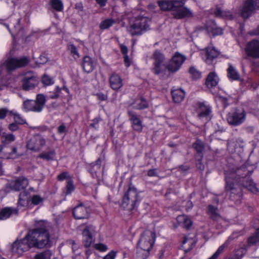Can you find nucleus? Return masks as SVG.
Segmentation results:
<instances>
[{"label": "nucleus", "mask_w": 259, "mask_h": 259, "mask_svg": "<svg viewBox=\"0 0 259 259\" xmlns=\"http://www.w3.org/2000/svg\"><path fill=\"white\" fill-rule=\"evenodd\" d=\"M18 203L19 206H25L27 205V201L19 197Z\"/></svg>", "instance_id": "57"}, {"label": "nucleus", "mask_w": 259, "mask_h": 259, "mask_svg": "<svg viewBox=\"0 0 259 259\" xmlns=\"http://www.w3.org/2000/svg\"><path fill=\"white\" fill-rule=\"evenodd\" d=\"M155 239V234L150 230H146L141 235L138 243L137 250L143 258H146L152 249Z\"/></svg>", "instance_id": "4"}, {"label": "nucleus", "mask_w": 259, "mask_h": 259, "mask_svg": "<svg viewBox=\"0 0 259 259\" xmlns=\"http://www.w3.org/2000/svg\"><path fill=\"white\" fill-rule=\"evenodd\" d=\"M128 114L133 129L137 132H141L143 128L142 120L133 111H129Z\"/></svg>", "instance_id": "19"}, {"label": "nucleus", "mask_w": 259, "mask_h": 259, "mask_svg": "<svg viewBox=\"0 0 259 259\" xmlns=\"http://www.w3.org/2000/svg\"><path fill=\"white\" fill-rule=\"evenodd\" d=\"M193 147L199 153H202L204 148V144L200 140H197L196 142L193 144Z\"/></svg>", "instance_id": "42"}, {"label": "nucleus", "mask_w": 259, "mask_h": 259, "mask_svg": "<svg viewBox=\"0 0 259 259\" xmlns=\"http://www.w3.org/2000/svg\"><path fill=\"white\" fill-rule=\"evenodd\" d=\"M29 62L27 57H23L20 59H8L3 65L8 71L13 70L17 68L26 66Z\"/></svg>", "instance_id": "12"}, {"label": "nucleus", "mask_w": 259, "mask_h": 259, "mask_svg": "<svg viewBox=\"0 0 259 259\" xmlns=\"http://www.w3.org/2000/svg\"><path fill=\"white\" fill-rule=\"evenodd\" d=\"M120 50L121 53L124 55V61L125 65L127 67H129L131 65L130 60L128 58V56L127 55V53L128 52V49L127 47L123 45H120Z\"/></svg>", "instance_id": "38"}, {"label": "nucleus", "mask_w": 259, "mask_h": 259, "mask_svg": "<svg viewBox=\"0 0 259 259\" xmlns=\"http://www.w3.org/2000/svg\"><path fill=\"white\" fill-rule=\"evenodd\" d=\"M14 119L16 121L19 122L20 123H22L23 120L21 118L20 116L18 114H16L14 115Z\"/></svg>", "instance_id": "63"}, {"label": "nucleus", "mask_w": 259, "mask_h": 259, "mask_svg": "<svg viewBox=\"0 0 259 259\" xmlns=\"http://www.w3.org/2000/svg\"><path fill=\"white\" fill-rule=\"evenodd\" d=\"M186 57L179 53H176L165 66L170 73L177 72L186 60Z\"/></svg>", "instance_id": "8"}, {"label": "nucleus", "mask_w": 259, "mask_h": 259, "mask_svg": "<svg viewBox=\"0 0 259 259\" xmlns=\"http://www.w3.org/2000/svg\"><path fill=\"white\" fill-rule=\"evenodd\" d=\"M214 14L216 17L227 19H232L233 18L232 14L230 11H223L221 8H217L214 11Z\"/></svg>", "instance_id": "33"}, {"label": "nucleus", "mask_w": 259, "mask_h": 259, "mask_svg": "<svg viewBox=\"0 0 259 259\" xmlns=\"http://www.w3.org/2000/svg\"><path fill=\"white\" fill-rule=\"evenodd\" d=\"M79 227L83 228L82 235L83 244L85 247H89L94 241V237L97 233L96 228L92 225L84 224L80 225Z\"/></svg>", "instance_id": "10"}, {"label": "nucleus", "mask_w": 259, "mask_h": 259, "mask_svg": "<svg viewBox=\"0 0 259 259\" xmlns=\"http://www.w3.org/2000/svg\"><path fill=\"white\" fill-rule=\"evenodd\" d=\"M245 51L248 56L253 58H259V40L253 39L249 41L246 45Z\"/></svg>", "instance_id": "16"}, {"label": "nucleus", "mask_w": 259, "mask_h": 259, "mask_svg": "<svg viewBox=\"0 0 259 259\" xmlns=\"http://www.w3.org/2000/svg\"><path fill=\"white\" fill-rule=\"evenodd\" d=\"M33 105V112H40L42 111L46 103V98L42 94L36 96V100Z\"/></svg>", "instance_id": "23"}, {"label": "nucleus", "mask_w": 259, "mask_h": 259, "mask_svg": "<svg viewBox=\"0 0 259 259\" xmlns=\"http://www.w3.org/2000/svg\"><path fill=\"white\" fill-rule=\"evenodd\" d=\"M133 106L135 109L141 110L147 108L148 104L144 98H139L136 99L133 104Z\"/></svg>", "instance_id": "31"}, {"label": "nucleus", "mask_w": 259, "mask_h": 259, "mask_svg": "<svg viewBox=\"0 0 259 259\" xmlns=\"http://www.w3.org/2000/svg\"><path fill=\"white\" fill-rule=\"evenodd\" d=\"M32 248L41 249L50 242V236L47 229V224L44 221L35 223V228L29 230L26 235Z\"/></svg>", "instance_id": "1"}, {"label": "nucleus", "mask_w": 259, "mask_h": 259, "mask_svg": "<svg viewBox=\"0 0 259 259\" xmlns=\"http://www.w3.org/2000/svg\"><path fill=\"white\" fill-rule=\"evenodd\" d=\"M187 208L186 209L187 210H189L190 209H191L193 207V204L192 202L190 201H188L187 202Z\"/></svg>", "instance_id": "64"}, {"label": "nucleus", "mask_w": 259, "mask_h": 259, "mask_svg": "<svg viewBox=\"0 0 259 259\" xmlns=\"http://www.w3.org/2000/svg\"><path fill=\"white\" fill-rule=\"evenodd\" d=\"M228 77L232 80H239L240 75L236 69L231 65L229 64V67L227 69Z\"/></svg>", "instance_id": "34"}, {"label": "nucleus", "mask_w": 259, "mask_h": 259, "mask_svg": "<svg viewBox=\"0 0 259 259\" xmlns=\"http://www.w3.org/2000/svg\"><path fill=\"white\" fill-rule=\"evenodd\" d=\"M241 169H237V171H234L229 169L225 172V179H226V189L228 191H230L231 195L234 194L239 195L240 194L239 192H237V188L235 185H237L238 183H240L244 187L247 188L252 193H256L257 192V189L256 187L255 183L249 180V178L242 177L239 181L238 179L239 178V175L240 173Z\"/></svg>", "instance_id": "2"}, {"label": "nucleus", "mask_w": 259, "mask_h": 259, "mask_svg": "<svg viewBox=\"0 0 259 259\" xmlns=\"http://www.w3.org/2000/svg\"><path fill=\"white\" fill-rule=\"evenodd\" d=\"M191 225H192V221H191V220L189 218H188L187 217V220L184 222V224H183L181 226L183 227V228H186L188 229L191 226Z\"/></svg>", "instance_id": "55"}, {"label": "nucleus", "mask_w": 259, "mask_h": 259, "mask_svg": "<svg viewBox=\"0 0 259 259\" xmlns=\"http://www.w3.org/2000/svg\"><path fill=\"white\" fill-rule=\"evenodd\" d=\"M185 0H163L159 2V6L164 11L172 10L185 4Z\"/></svg>", "instance_id": "15"}, {"label": "nucleus", "mask_w": 259, "mask_h": 259, "mask_svg": "<svg viewBox=\"0 0 259 259\" xmlns=\"http://www.w3.org/2000/svg\"><path fill=\"white\" fill-rule=\"evenodd\" d=\"M232 236H230L225 242L220 246L215 252L208 259H217L219 255L222 253L225 249V248L229 245L231 241L233 240Z\"/></svg>", "instance_id": "30"}, {"label": "nucleus", "mask_w": 259, "mask_h": 259, "mask_svg": "<svg viewBox=\"0 0 259 259\" xmlns=\"http://www.w3.org/2000/svg\"><path fill=\"white\" fill-rule=\"evenodd\" d=\"M138 201V194L136 189L134 187H129L123 198L121 205L124 208L132 210Z\"/></svg>", "instance_id": "5"}, {"label": "nucleus", "mask_w": 259, "mask_h": 259, "mask_svg": "<svg viewBox=\"0 0 259 259\" xmlns=\"http://www.w3.org/2000/svg\"><path fill=\"white\" fill-rule=\"evenodd\" d=\"M75 189V186L73 184V181L72 179L69 180V181L67 182L66 186V192L65 194L66 195L70 194L72 193Z\"/></svg>", "instance_id": "43"}, {"label": "nucleus", "mask_w": 259, "mask_h": 259, "mask_svg": "<svg viewBox=\"0 0 259 259\" xmlns=\"http://www.w3.org/2000/svg\"><path fill=\"white\" fill-rule=\"evenodd\" d=\"M38 83L37 76L32 72H28L24 74L22 80V88L25 90L34 89Z\"/></svg>", "instance_id": "13"}, {"label": "nucleus", "mask_w": 259, "mask_h": 259, "mask_svg": "<svg viewBox=\"0 0 259 259\" xmlns=\"http://www.w3.org/2000/svg\"><path fill=\"white\" fill-rule=\"evenodd\" d=\"M18 213V211L11 207H5L0 211V220H5L9 218L12 214Z\"/></svg>", "instance_id": "29"}, {"label": "nucleus", "mask_w": 259, "mask_h": 259, "mask_svg": "<svg viewBox=\"0 0 259 259\" xmlns=\"http://www.w3.org/2000/svg\"><path fill=\"white\" fill-rule=\"evenodd\" d=\"M151 59L153 61L152 71L155 74H159L164 71V63L165 57L164 54L160 51L156 50L154 52Z\"/></svg>", "instance_id": "9"}, {"label": "nucleus", "mask_w": 259, "mask_h": 259, "mask_svg": "<svg viewBox=\"0 0 259 259\" xmlns=\"http://www.w3.org/2000/svg\"><path fill=\"white\" fill-rule=\"evenodd\" d=\"M73 214L76 219H84L89 217V213L88 209L83 205H78L73 210Z\"/></svg>", "instance_id": "22"}, {"label": "nucleus", "mask_w": 259, "mask_h": 259, "mask_svg": "<svg viewBox=\"0 0 259 259\" xmlns=\"http://www.w3.org/2000/svg\"><path fill=\"white\" fill-rule=\"evenodd\" d=\"M246 116V113L243 109H236L228 113L227 121L229 124L237 126L245 121Z\"/></svg>", "instance_id": "7"}, {"label": "nucleus", "mask_w": 259, "mask_h": 259, "mask_svg": "<svg viewBox=\"0 0 259 259\" xmlns=\"http://www.w3.org/2000/svg\"><path fill=\"white\" fill-rule=\"evenodd\" d=\"M206 29L208 32L211 33L213 35H220L223 33L222 29L218 27L213 22H211L206 25Z\"/></svg>", "instance_id": "32"}, {"label": "nucleus", "mask_w": 259, "mask_h": 259, "mask_svg": "<svg viewBox=\"0 0 259 259\" xmlns=\"http://www.w3.org/2000/svg\"><path fill=\"white\" fill-rule=\"evenodd\" d=\"M115 256L116 252L112 251L109 252L103 259H115Z\"/></svg>", "instance_id": "56"}, {"label": "nucleus", "mask_w": 259, "mask_h": 259, "mask_svg": "<svg viewBox=\"0 0 259 259\" xmlns=\"http://www.w3.org/2000/svg\"><path fill=\"white\" fill-rule=\"evenodd\" d=\"M15 137L13 134L3 133L2 136L3 143L7 144L15 140Z\"/></svg>", "instance_id": "40"}, {"label": "nucleus", "mask_w": 259, "mask_h": 259, "mask_svg": "<svg viewBox=\"0 0 259 259\" xmlns=\"http://www.w3.org/2000/svg\"><path fill=\"white\" fill-rule=\"evenodd\" d=\"M259 241V234L256 232V235L255 236H251L248 238V242L250 245H253L257 243Z\"/></svg>", "instance_id": "49"}, {"label": "nucleus", "mask_w": 259, "mask_h": 259, "mask_svg": "<svg viewBox=\"0 0 259 259\" xmlns=\"http://www.w3.org/2000/svg\"><path fill=\"white\" fill-rule=\"evenodd\" d=\"M68 50L70 51L71 54L75 59H77L79 58V54L74 45H69L68 46Z\"/></svg>", "instance_id": "46"}, {"label": "nucleus", "mask_w": 259, "mask_h": 259, "mask_svg": "<svg viewBox=\"0 0 259 259\" xmlns=\"http://www.w3.org/2000/svg\"><path fill=\"white\" fill-rule=\"evenodd\" d=\"M203 59L208 64H211L212 61L220 55L219 52L214 47H209L201 53Z\"/></svg>", "instance_id": "17"}, {"label": "nucleus", "mask_w": 259, "mask_h": 259, "mask_svg": "<svg viewBox=\"0 0 259 259\" xmlns=\"http://www.w3.org/2000/svg\"><path fill=\"white\" fill-rule=\"evenodd\" d=\"M250 34L254 35H259V26L254 30L249 32Z\"/></svg>", "instance_id": "62"}, {"label": "nucleus", "mask_w": 259, "mask_h": 259, "mask_svg": "<svg viewBox=\"0 0 259 259\" xmlns=\"http://www.w3.org/2000/svg\"><path fill=\"white\" fill-rule=\"evenodd\" d=\"M9 128L12 131H15L18 129V125L16 123H12L9 124Z\"/></svg>", "instance_id": "59"}, {"label": "nucleus", "mask_w": 259, "mask_h": 259, "mask_svg": "<svg viewBox=\"0 0 259 259\" xmlns=\"http://www.w3.org/2000/svg\"><path fill=\"white\" fill-rule=\"evenodd\" d=\"M46 139L40 135H36L31 138L27 144V148L34 151H38L45 145Z\"/></svg>", "instance_id": "11"}, {"label": "nucleus", "mask_w": 259, "mask_h": 259, "mask_svg": "<svg viewBox=\"0 0 259 259\" xmlns=\"http://www.w3.org/2000/svg\"><path fill=\"white\" fill-rule=\"evenodd\" d=\"M31 202L34 205H38L42 203L44 198L39 195H33L31 198Z\"/></svg>", "instance_id": "47"}, {"label": "nucleus", "mask_w": 259, "mask_h": 259, "mask_svg": "<svg viewBox=\"0 0 259 259\" xmlns=\"http://www.w3.org/2000/svg\"><path fill=\"white\" fill-rule=\"evenodd\" d=\"M8 111L7 108L0 109V119H4L6 116Z\"/></svg>", "instance_id": "54"}, {"label": "nucleus", "mask_w": 259, "mask_h": 259, "mask_svg": "<svg viewBox=\"0 0 259 259\" xmlns=\"http://www.w3.org/2000/svg\"><path fill=\"white\" fill-rule=\"evenodd\" d=\"M171 95L175 103H180L184 99L185 93L184 91L181 89H177L171 91Z\"/></svg>", "instance_id": "28"}, {"label": "nucleus", "mask_w": 259, "mask_h": 259, "mask_svg": "<svg viewBox=\"0 0 259 259\" xmlns=\"http://www.w3.org/2000/svg\"><path fill=\"white\" fill-rule=\"evenodd\" d=\"M97 97L98 99L100 101H105L107 99L108 96L107 94H104L102 93H97L95 95Z\"/></svg>", "instance_id": "53"}, {"label": "nucleus", "mask_w": 259, "mask_h": 259, "mask_svg": "<svg viewBox=\"0 0 259 259\" xmlns=\"http://www.w3.org/2000/svg\"><path fill=\"white\" fill-rule=\"evenodd\" d=\"M183 4L179 8H176L174 10V16L177 19H182L185 17H191L193 16L192 12L188 8L184 6Z\"/></svg>", "instance_id": "20"}, {"label": "nucleus", "mask_w": 259, "mask_h": 259, "mask_svg": "<svg viewBox=\"0 0 259 259\" xmlns=\"http://www.w3.org/2000/svg\"><path fill=\"white\" fill-rule=\"evenodd\" d=\"M96 1L101 7H103L106 5L107 0H96Z\"/></svg>", "instance_id": "60"}, {"label": "nucleus", "mask_w": 259, "mask_h": 259, "mask_svg": "<svg viewBox=\"0 0 259 259\" xmlns=\"http://www.w3.org/2000/svg\"><path fill=\"white\" fill-rule=\"evenodd\" d=\"M189 73L194 79H198L201 77L200 72L193 66L190 68Z\"/></svg>", "instance_id": "44"}, {"label": "nucleus", "mask_w": 259, "mask_h": 259, "mask_svg": "<svg viewBox=\"0 0 259 259\" xmlns=\"http://www.w3.org/2000/svg\"><path fill=\"white\" fill-rule=\"evenodd\" d=\"M42 83L46 85H49L54 83L53 78L47 75H44L41 79Z\"/></svg>", "instance_id": "48"}, {"label": "nucleus", "mask_w": 259, "mask_h": 259, "mask_svg": "<svg viewBox=\"0 0 259 259\" xmlns=\"http://www.w3.org/2000/svg\"><path fill=\"white\" fill-rule=\"evenodd\" d=\"M60 92L61 89L58 87H57L54 90V93L50 94L49 97L53 99H57L59 97Z\"/></svg>", "instance_id": "50"}, {"label": "nucleus", "mask_w": 259, "mask_h": 259, "mask_svg": "<svg viewBox=\"0 0 259 259\" xmlns=\"http://www.w3.org/2000/svg\"><path fill=\"white\" fill-rule=\"evenodd\" d=\"M66 131V128L64 124L60 125L58 127V133L60 134L65 133Z\"/></svg>", "instance_id": "58"}, {"label": "nucleus", "mask_w": 259, "mask_h": 259, "mask_svg": "<svg viewBox=\"0 0 259 259\" xmlns=\"http://www.w3.org/2000/svg\"><path fill=\"white\" fill-rule=\"evenodd\" d=\"M28 185V181L24 177H19L15 180L11 181L9 187L13 190L20 191L26 188Z\"/></svg>", "instance_id": "18"}, {"label": "nucleus", "mask_w": 259, "mask_h": 259, "mask_svg": "<svg viewBox=\"0 0 259 259\" xmlns=\"http://www.w3.org/2000/svg\"><path fill=\"white\" fill-rule=\"evenodd\" d=\"M187 216L186 215H181L177 217V220L179 225L182 226L184 222L187 220Z\"/></svg>", "instance_id": "52"}, {"label": "nucleus", "mask_w": 259, "mask_h": 259, "mask_svg": "<svg viewBox=\"0 0 259 259\" xmlns=\"http://www.w3.org/2000/svg\"><path fill=\"white\" fill-rule=\"evenodd\" d=\"M219 77L215 72L209 73L206 80V85L209 89L215 87L219 82Z\"/></svg>", "instance_id": "24"}, {"label": "nucleus", "mask_w": 259, "mask_h": 259, "mask_svg": "<svg viewBox=\"0 0 259 259\" xmlns=\"http://www.w3.org/2000/svg\"><path fill=\"white\" fill-rule=\"evenodd\" d=\"M96 249L100 251H106L108 249L107 246L103 243H97L95 245Z\"/></svg>", "instance_id": "51"}, {"label": "nucleus", "mask_w": 259, "mask_h": 259, "mask_svg": "<svg viewBox=\"0 0 259 259\" xmlns=\"http://www.w3.org/2000/svg\"><path fill=\"white\" fill-rule=\"evenodd\" d=\"M50 4L56 11L61 12L63 10V3L61 0H50Z\"/></svg>", "instance_id": "36"}, {"label": "nucleus", "mask_w": 259, "mask_h": 259, "mask_svg": "<svg viewBox=\"0 0 259 259\" xmlns=\"http://www.w3.org/2000/svg\"><path fill=\"white\" fill-rule=\"evenodd\" d=\"M115 21L112 19H107L102 21L100 24V28L101 29H106L109 28L113 24H114Z\"/></svg>", "instance_id": "39"}, {"label": "nucleus", "mask_w": 259, "mask_h": 259, "mask_svg": "<svg viewBox=\"0 0 259 259\" xmlns=\"http://www.w3.org/2000/svg\"><path fill=\"white\" fill-rule=\"evenodd\" d=\"M56 152L54 150L45 151L38 155V157L46 160H53L55 159Z\"/></svg>", "instance_id": "35"}, {"label": "nucleus", "mask_w": 259, "mask_h": 259, "mask_svg": "<svg viewBox=\"0 0 259 259\" xmlns=\"http://www.w3.org/2000/svg\"><path fill=\"white\" fill-rule=\"evenodd\" d=\"M258 9L259 0H246L241 10V15L244 18H247Z\"/></svg>", "instance_id": "14"}, {"label": "nucleus", "mask_w": 259, "mask_h": 259, "mask_svg": "<svg viewBox=\"0 0 259 259\" xmlns=\"http://www.w3.org/2000/svg\"><path fill=\"white\" fill-rule=\"evenodd\" d=\"M156 175V169H150L148 171V176L149 177H153Z\"/></svg>", "instance_id": "61"}, {"label": "nucleus", "mask_w": 259, "mask_h": 259, "mask_svg": "<svg viewBox=\"0 0 259 259\" xmlns=\"http://www.w3.org/2000/svg\"><path fill=\"white\" fill-rule=\"evenodd\" d=\"M82 66L85 72L90 73L93 70L95 63L90 57L86 56L83 58Z\"/></svg>", "instance_id": "27"}, {"label": "nucleus", "mask_w": 259, "mask_h": 259, "mask_svg": "<svg viewBox=\"0 0 259 259\" xmlns=\"http://www.w3.org/2000/svg\"><path fill=\"white\" fill-rule=\"evenodd\" d=\"M34 104V101L31 100H27L23 102V108L26 111H33V105Z\"/></svg>", "instance_id": "41"}, {"label": "nucleus", "mask_w": 259, "mask_h": 259, "mask_svg": "<svg viewBox=\"0 0 259 259\" xmlns=\"http://www.w3.org/2000/svg\"><path fill=\"white\" fill-rule=\"evenodd\" d=\"M109 81L110 87L114 91L119 90L123 86L122 78L118 74L115 73L110 76Z\"/></svg>", "instance_id": "21"}, {"label": "nucleus", "mask_w": 259, "mask_h": 259, "mask_svg": "<svg viewBox=\"0 0 259 259\" xmlns=\"http://www.w3.org/2000/svg\"><path fill=\"white\" fill-rule=\"evenodd\" d=\"M129 22L127 31L132 36L141 35L149 29L151 20L147 17H128Z\"/></svg>", "instance_id": "3"}, {"label": "nucleus", "mask_w": 259, "mask_h": 259, "mask_svg": "<svg viewBox=\"0 0 259 259\" xmlns=\"http://www.w3.org/2000/svg\"><path fill=\"white\" fill-rule=\"evenodd\" d=\"M31 247L28 240L26 239V235L21 239L15 240L11 245V252L13 254L21 255L24 252L29 250Z\"/></svg>", "instance_id": "6"}, {"label": "nucleus", "mask_w": 259, "mask_h": 259, "mask_svg": "<svg viewBox=\"0 0 259 259\" xmlns=\"http://www.w3.org/2000/svg\"><path fill=\"white\" fill-rule=\"evenodd\" d=\"M52 256V252L50 250H47L34 256V259H50Z\"/></svg>", "instance_id": "37"}, {"label": "nucleus", "mask_w": 259, "mask_h": 259, "mask_svg": "<svg viewBox=\"0 0 259 259\" xmlns=\"http://www.w3.org/2000/svg\"><path fill=\"white\" fill-rule=\"evenodd\" d=\"M197 112L199 118H205L206 119H208V116L211 113V109L209 107L205 105L203 103H200Z\"/></svg>", "instance_id": "26"}, {"label": "nucleus", "mask_w": 259, "mask_h": 259, "mask_svg": "<svg viewBox=\"0 0 259 259\" xmlns=\"http://www.w3.org/2000/svg\"><path fill=\"white\" fill-rule=\"evenodd\" d=\"M207 213L210 216V217L214 221H224L220 215L218 208L211 205H208L207 207Z\"/></svg>", "instance_id": "25"}, {"label": "nucleus", "mask_w": 259, "mask_h": 259, "mask_svg": "<svg viewBox=\"0 0 259 259\" xmlns=\"http://www.w3.org/2000/svg\"><path fill=\"white\" fill-rule=\"evenodd\" d=\"M57 179L60 181L66 180L67 182L69 181V180L72 179V176H70L68 172L65 171L58 175Z\"/></svg>", "instance_id": "45"}]
</instances>
